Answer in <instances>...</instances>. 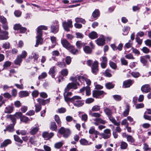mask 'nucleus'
Wrapping results in <instances>:
<instances>
[{
  "instance_id": "40",
  "label": "nucleus",
  "mask_w": 151,
  "mask_h": 151,
  "mask_svg": "<svg viewBox=\"0 0 151 151\" xmlns=\"http://www.w3.org/2000/svg\"><path fill=\"white\" fill-rule=\"evenodd\" d=\"M114 86V84H113L111 83L110 82L107 83L105 84L106 88L109 89L113 88Z\"/></svg>"
},
{
  "instance_id": "38",
  "label": "nucleus",
  "mask_w": 151,
  "mask_h": 151,
  "mask_svg": "<svg viewBox=\"0 0 151 151\" xmlns=\"http://www.w3.org/2000/svg\"><path fill=\"white\" fill-rule=\"evenodd\" d=\"M104 112L108 117L111 115L112 112L111 110L108 108H106L104 109Z\"/></svg>"
},
{
  "instance_id": "35",
  "label": "nucleus",
  "mask_w": 151,
  "mask_h": 151,
  "mask_svg": "<svg viewBox=\"0 0 151 151\" xmlns=\"http://www.w3.org/2000/svg\"><path fill=\"white\" fill-rule=\"evenodd\" d=\"M34 103L35 104V111L37 113L39 112L42 108L41 105L38 104H35V100L33 99Z\"/></svg>"
},
{
  "instance_id": "49",
  "label": "nucleus",
  "mask_w": 151,
  "mask_h": 151,
  "mask_svg": "<svg viewBox=\"0 0 151 151\" xmlns=\"http://www.w3.org/2000/svg\"><path fill=\"white\" fill-rule=\"evenodd\" d=\"M2 47L5 49H9L10 47V44L9 42H6L3 44Z\"/></svg>"
},
{
  "instance_id": "51",
  "label": "nucleus",
  "mask_w": 151,
  "mask_h": 151,
  "mask_svg": "<svg viewBox=\"0 0 151 151\" xmlns=\"http://www.w3.org/2000/svg\"><path fill=\"white\" fill-rule=\"evenodd\" d=\"M114 100L117 101H119L122 99V97L119 95H115L113 96Z\"/></svg>"
},
{
  "instance_id": "13",
  "label": "nucleus",
  "mask_w": 151,
  "mask_h": 151,
  "mask_svg": "<svg viewBox=\"0 0 151 151\" xmlns=\"http://www.w3.org/2000/svg\"><path fill=\"white\" fill-rule=\"evenodd\" d=\"M54 135V133L52 132L48 133L47 132H45L42 133V137L46 139H48L51 138Z\"/></svg>"
},
{
  "instance_id": "29",
  "label": "nucleus",
  "mask_w": 151,
  "mask_h": 151,
  "mask_svg": "<svg viewBox=\"0 0 151 151\" xmlns=\"http://www.w3.org/2000/svg\"><path fill=\"white\" fill-rule=\"evenodd\" d=\"M125 137L127 138V141L131 142H134L135 141L134 138L130 135L125 134Z\"/></svg>"
},
{
  "instance_id": "52",
  "label": "nucleus",
  "mask_w": 151,
  "mask_h": 151,
  "mask_svg": "<svg viewBox=\"0 0 151 151\" xmlns=\"http://www.w3.org/2000/svg\"><path fill=\"white\" fill-rule=\"evenodd\" d=\"M63 144L62 142H57L55 144V147L56 149H59L62 146Z\"/></svg>"
},
{
  "instance_id": "33",
  "label": "nucleus",
  "mask_w": 151,
  "mask_h": 151,
  "mask_svg": "<svg viewBox=\"0 0 151 151\" xmlns=\"http://www.w3.org/2000/svg\"><path fill=\"white\" fill-rule=\"evenodd\" d=\"M86 44L83 43L81 41H77L76 43V45L78 49H80L83 47H84Z\"/></svg>"
},
{
  "instance_id": "44",
  "label": "nucleus",
  "mask_w": 151,
  "mask_h": 151,
  "mask_svg": "<svg viewBox=\"0 0 151 151\" xmlns=\"http://www.w3.org/2000/svg\"><path fill=\"white\" fill-rule=\"evenodd\" d=\"M47 73L45 72H44L42 73L41 75L39 76L38 79L39 80H41L47 77Z\"/></svg>"
},
{
  "instance_id": "19",
  "label": "nucleus",
  "mask_w": 151,
  "mask_h": 151,
  "mask_svg": "<svg viewBox=\"0 0 151 151\" xmlns=\"http://www.w3.org/2000/svg\"><path fill=\"white\" fill-rule=\"evenodd\" d=\"M100 16V12L98 9H96L93 12L92 16L96 20Z\"/></svg>"
},
{
  "instance_id": "8",
  "label": "nucleus",
  "mask_w": 151,
  "mask_h": 151,
  "mask_svg": "<svg viewBox=\"0 0 151 151\" xmlns=\"http://www.w3.org/2000/svg\"><path fill=\"white\" fill-rule=\"evenodd\" d=\"M87 76L86 75L84 76H77L75 77L70 78V80L73 81H77L78 80L80 82H82L85 81Z\"/></svg>"
},
{
  "instance_id": "56",
  "label": "nucleus",
  "mask_w": 151,
  "mask_h": 151,
  "mask_svg": "<svg viewBox=\"0 0 151 151\" xmlns=\"http://www.w3.org/2000/svg\"><path fill=\"white\" fill-rule=\"evenodd\" d=\"M135 40L138 45H141L142 44V40L140 39L138 36L136 37Z\"/></svg>"
},
{
  "instance_id": "14",
  "label": "nucleus",
  "mask_w": 151,
  "mask_h": 151,
  "mask_svg": "<svg viewBox=\"0 0 151 151\" xmlns=\"http://www.w3.org/2000/svg\"><path fill=\"white\" fill-rule=\"evenodd\" d=\"M57 22H58V21ZM56 23V25H54L52 24L51 26V32L54 33H56L58 31L59 24H58V22Z\"/></svg>"
},
{
  "instance_id": "61",
  "label": "nucleus",
  "mask_w": 151,
  "mask_h": 151,
  "mask_svg": "<svg viewBox=\"0 0 151 151\" xmlns=\"http://www.w3.org/2000/svg\"><path fill=\"white\" fill-rule=\"evenodd\" d=\"M100 106L95 105L94 106L92 109V110L93 111H99L100 109Z\"/></svg>"
},
{
  "instance_id": "43",
  "label": "nucleus",
  "mask_w": 151,
  "mask_h": 151,
  "mask_svg": "<svg viewBox=\"0 0 151 151\" xmlns=\"http://www.w3.org/2000/svg\"><path fill=\"white\" fill-rule=\"evenodd\" d=\"M89 114L92 117H99L101 116V114L98 113H92L91 111H90L89 113Z\"/></svg>"
},
{
  "instance_id": "39",
  "label": "nucleus",
  "mask_w": 151,
  "mask_h": 151,
  "mask_svg": "<svg viewBox=\"0 0 151 151\" xmlns=\"http://www.w3.org/2000/svg\"><path fill=\"white\" fill-rule=\"evenodd\" d=\"M75 20L76 22L77 23H81L83 24H85L86 23V21L84 19L81 18H76L75 19Z\"/></svg>"
},
{
  "instance_id": "31",
  "label": "nucleus",
  "mask_w": 151,
  "mask_h": 151,
  "mask_svg": "<svg viewBox=\"0 0 151 151\" xmlns=\"http://www.w3.org/2000/svg\"><path fill=\"white\" fill-rule=\"evenodd\" d=\"M56 65L61 68L65 67L66 65L63 60L61 61H58L56 64Z\"/></svg>"
},
{
  "instance_id": "23",
  "label": "nucleus",
  "mask_w": 151,
  "mask_h": 151,
  "mask_svg": "<svg viewBox=\"0 0 151 151\" xmlns=\"http://www.w3.org/2000/svg\"><path fill=\"white\" fill-rule=\"evenodd\" d=\"M68 50L73 55H76L78 53L79 50L77 49H75L74 47L72 45Z\"/></svg>"
},
{
  "instance_id": "4",
  "label": "nucleus",
  "mask_w": 151,
  "mask_h": 151,
  "mask_svg": "<svg viewBox=\"0 0 151 151\" xmlns=\"http://www.w3.org/2000/svg\"><path fill=\"white\" fill-rule=\"evenodd\" d=\"M80 86V83L77 81H73V82L69 83L64 90L65 92L69 91L71 89H76L77 86Z\"/></svg>"
},
{
  "instance_id": "60",
  "label": "nucleus",
  "mask_w": 151,
  "mask_h": 151,
  "mask_svg": "<svg viewBox=\"0 0 151 151\" xmlns=\"http://www.w3.org/2000/svg\"><path fill=\"white\" fill-rule=\"evenodd\" d=\"M121 62L122 65H126L128 64V62L124 58H122L121 59Z\"/></svg>"
},
{
  "instance_id": "25",
  "label": "nucleus",
  "mask_w": 151,
  "mask_h": 151,
  "mask_svg": "<svg viewBox=\"0 0 151 151\" xmlns=\"http://www.w3.org/2000/svg\"><path fill=\"white\" fill-rule=\"evenodd\" d=\"M108 117L112 123H113L114 125L117 126L119 125L120 122H117L116 120L115 119V118L114 117H113L111 115L109 116Z\"/></svg>"
},
{
  "instance_id": "5",
  "label": "nucleus",
  "mask_w": 151,
  "mask_h": 151,
  "mask_svg": "<svg viewBox=\"0 0 151 151\" xmlns=\"http://www.w3.org/2000/svg\"><path fill=\"white\" fill-rule=\"evenodd\" d=\"M59 133L65 138H67L70 134V130L67 128H65L62 127L59 130Z\"/></svg>"
},
{
  "instance_id": "32",
  "label": "nucleus",
  "mask_w": 151,
  "mask_h": 151,
  "mask_svg": "<svg viewBox=\"0 0 151 151\" xmlns=\"http://www.w3.org/2000/svg\"><path fill=\"white\" fill-rule=\"evenodd\" d=\"M130 29V28L129 27L127 26H124V28L122 29L123 31L124 32V33H122V34L124 35H127Z\"/></svg>"
},
{
  "instance_id": "20",
  "label": "nucleus",
  "mask_w": 151,
  "mask_h": 151,
  "mask_svg": "<svg viewBox=\"0 0 151 151\" xmlns=\"http://www.w3.org/2000/svg\"><path fill=\"white\" fill-rule=\"evenodd\" d=\"M12 122V124L9 125L7 127H6L7 131L9 132H12L14 131V127L16 124V123L14 122Z\"/></svg>"
},
{
  "instance_id": "22",
  "label": "nucleus",
  "mask_w": 151,
  "mask_h": 151,
  "mask_svg": "<svg viewBox=\"0 0 151 151\" xmlns=\"http://www.w3.org/2000/svg\"><path fill=\"white\" fill-rule=\"evenodd\" d=\"M105 40L103 38H98L96 40L97 44L99 46H103L105 44Z\"/></svg>"
},
{
  "instance_id": "55",
  "label": "nucleus",
  "mask_w": 151,
  "mask_h": 151,
  "mask_svg": "<svg viewBox=\"0 0 151 151\" xmlns=\"http://www.w3.org/2000/svg\"><path fill=\"white\" fill-rule=\"evenodd\" d=\"M38 104L40 105H45V100L40 98H38L37 99Z\"/></svg>"
},
{
  "instance_id": "47",
  "label": "nucleus",
  "mask_w": 151,
  "mask_h": 151,
  "mask_svg": "<svg viewBox=\"0 0 151 151\" xmlns=\"http://www.w3.org/2000/svg\"><path fill=\"white\" fill-rule=\"evenodd\" d=\"M14 140L18 142H19L20 143H22L23 142L22 140L20 139V137L17 135H14Z\"/></svg>"
},
{
  "instance_id": "3",
  "label": "nucleus",
  "mask_w": 151,
  "mask_h": 151,
  "mask_svg": "<svg viewBox=\"0 0 151 151\" xmlns=\"http://www.w3.org/2000/svg\"><path fill=\"white\" fill-rule=\"evenodd\" d=\"M72 103L73 105L78 107L82 106L84 104V101L81 99V96H73L72 99Z\"/></svg>"
},
{
  "instance_id": "2",
  "label": "nucleus",
  "mask_w": 151,
  "mask_h": 151,
  "mask_svg": "<svg viewBox=\"0 0 151 151\" xmlns=\"http://www.w3.org/2000/svg\"><path fill=\"white\" fill-rule=\"evenodd\" d=\"M87 64L89 66L91 67L92 73L94 75H96L99 70L98 62L96 60L93 63L92 60H89L87 61Z\"/></svg>"
},
{
  "instance_id": "21",
  "label": "nucleus",
  "mask_w": 151,
  "mask_h": 151,
  "mask_svg": "<svg viewBox=\"0 0 151 151\" xmlns=\"http://www.w3.org/2000/svg\"><path fill=\"white\" fill-rule=\"evenodd\" d=\"M11 140L9 139L5 140L2 143H1L0 147L2 148L4 147H5L11 143Z\"/></svg>"
},
{
  "instance_id": "1",
  "label": "nucleus",
  "mask_w": 151,
  "mask_h": 151,
  "mask_svg": "<svg viewBox=\"0 0 151 151\" xmlns=\"http://www.w3.org/2000/svg\"><path fill=\"white\" fill-rule=\"evenodd\" d=\"M37 39L36 44L35 45V47H37L39 44H42L43 42V39L42 38V30H47V27L44 25H41L37 28Z\"/></svg>"
},
{
  "instance_id": "45",
  "label": "nucleus",
  "mask_w": 151,
  "mask_h": 151,
  "mask_svg": "<svg viewBox=\"0 0 151 151\" xmlns=\"http://www.w3.org/2000/svg\"><path fill=\"white\" fill-rule=\"evenodd\" d=\"M27 52L25 50H23L21 55H18V57H19L21 59H22L23 58H25L27 56Z\"/></svg>"
},
{
  "instance_id": "11",
  "label": "nucleus",
  "mask_w": 151,
  "mask_h": 151,
  "mask_svg": "<svg viewBox=\"0 0 151 151\" xmlns=\"http://www.w3.org/2000/svg\"><path fill=\"white\" fill-rule=\"evenodd\" d=\"M56 67L55 66H53L50 68L49 71V74L52 78H54L56 74V71L55 69Z\"/></svg>"
},
{
  "instance_id": "12",
  "label": "nucleus",
  "mask_w": 151,
  "mask_h": 151,
  "mask_svg": "<svg viewBox=\"0 0 151 151\" xmlns=\"http://www.w3.org/2000/svg\"><path fill=\"white\" fill-rule=\"evenodd\" d=\"M104 93L102 91H93V97L97 98L99 96L103 95Z\"/></svg>"
},
{
  "instance_id": "17",
  "label": "nucleus",
  "mask_w": 151,
  "mask_h": 151,
  "mask_svg": "<svg viewBox=\"0 0 151 151\" xmlns=\"http://www.w3.org/2000/svg\"><path fill=\"white\" fill-rule=\"evenodd\" d=\"M141 90L142 92L145 93H147L150 91L151 89L149 85L146 84L142 86Z\"/></svg>"
},
{
  "instance_id": "54",
  "label": "nucleus",
  "mask_w": 151,
  "mask_h": 151,
  "mask_svg": "<svg viewBox=\"0 0 151 151\" xmlns=\"http://www.w3.org/2000/svg\"><path fill=\"white\" fill-rule=\"evenodd\" d=\"M131 74L133 77L135 78L138 77L140 75V74L138 72L134 71L132 72Z\"/></svg>"
},
{
  "instance_id": "26",
  "label": "nucleus",
  "mask_w": 151,
  "mask_h": 151,
  "mask_svg": "<svg viewBox=\"0 0 151 151\" xmlns=\"http://www.w3.org/2000/svg\"><path fill=\"white\" fill-rule=\"evenodd\" d=\"M13 110V107L12 106H8L5 109L4 112L5 113H10Z\"/></svg>"
},
{
  "instance_id": "57",
  "label": "nucleus",
  "mask_w": 151,
  "mask_h": 151,
  "mask_svg": "<svg viewBox=\"0 0 151 151\" xmlns=\"http://www.w3.org/2000/svg\"><path fill=\"white\" fill-rule=\"evenodd\" d=\"M127 146V144L124 142H121V148L123 149H125Z\"/></svg>"
},
{
  "instance_id": "58",
  "label": "nucleus",
  "mask_w": 151,
  "mask_h": 151,
  "mask_svg": "<svg viewBox=\"0 0 151 151\" xmlns=\"http://www.w3.org/2000/svg\"><path fill=\"white\" fill-rule=\"evenodd\" d=\"M20 120L22 122H26L29 120L28 117L25 116H22Z\"/></svg>"
},
{
  "instance_id": "24",
  "label": "nucleus",
  "mask_w": 151,
  "mask_h": 151,
  "mask_svg": "<svg viewBox=\"0 0 151 151\" xmlns=\"http://www.w3.org/2000/svg\"><path fill=\"white\" fill-rule=\"evenodd\" d=\"M29 94V92L27 91H22L19 93V96L21 98L28 96Z\"/></svg>"
},
{
  "instance_id": "42",
  "label": "nucleus",
  "mask_w": 151,
  "mask_h": 151,
  "mask_svg": "<svg viewBox=\"0 0 151 151\" xmlns=\"http://www.w3.org/2000/svg\"><path fill=\"white\" fill-rule=\"evenodd\" d=\"M11 62L9 61H7L5 62L4 64L3 65V67L4 69H6L8 67L10 66L11 65Z\"/></svg>"
},
{
  "instance_id": "46",
  "label": "nucleus",
  "mask_w": 151,
  "mask_h": 151,
  "mask_svg": "<svg viewBox=\"0 0 151 151\" xmlns=\"http://www.w3.org/2000/svg\"><path fill=\"white\" fill-rule=\"evenodd\" d=\"M39 128L37 127H36L32 128L30 133L32 134L33 135L35 134L38 131Z\"/></svg>"
},
{
  "instance_id": "9",
  "label": "nucleus",
  "mask_w": 151,
  "mask_h": 151,
  "mask_svg": "<svg viewBox=\"0 0 151 151\" xmlns=\"http://www.w3.org/2000/svg\"><path fill=\"white\" fill-rule=\"evenodd\" d=\"M111 130L110 129H107L104 130L103 133L100 134L102 138L106 139L110 138L111 135Z\"/></svg>"
},
{
  "instance_id": "15",
  "label": "nucleus",
  "mask_w": 151,
  "mask_h": 151,
  "mask_svg": "<svg viewBox=\"0 0 151 151\" xmlns=\"http://www.w3.org/2000/svg\"><path fill=\"white\" fill-rule=\"evenodd\" d=\"M133 83V81L129 79L124 81L123 83L122 87L123 88H127L129 87Z\"/></svg>"
},
{
  "instance_id": "7",
  "label": "nucleus",
  "mask_w": 151,
  "mask_h": 151,
  "mask_svg": "<svg viewBox=\"0 0 151 151\" xmlns=\"http://www.w3.org/2000/svg\"><path fill=\"white\" fill-rule=\"evenodd\" d=\"M72 22L71 19L68 20L67 22L65 21L63 22L62 25L64 29L66 31H70L69 28L73 27Z\"/></svg>"
},
{
  "instance_id": "34",
  "label": "nucleus",
  "mask_w": 151,
  "mask_h": 151,
  "mask_svg": "<svg viewBox=\"0 0 151 151\" xmlns=\"http://www.w3.org/2000/svg\"><path fill=\"white\" fill-rule=\"evenodd\" d=\"M81 145H87L90 144L91 142L89 144L88 142L85 139H81L79 141Z\"/></svg>"
},
{
  "instance_id": "48",
  "label": "nucleus",
  "mask_w": 151,
  "mask_h": 151,
  "mask_svg": "<svg viewBox=\"0 0 151 151\" xmlns=\"http://www.w3.org/2000/svg\"><path fill=\"white\" fill-rule=\"evenodd\" d=\"M66 93V92H65L64 91V92L63 93V95L64 96V98L65 100V101L66 102H68L69 101H71L72 102V97L71 98H70L68 97V96H66L65 93Z\"/></svg>"
},
{
  "instance_id": "62",
  "label": "nucleus",
  "mask_w": 151,
  "mask_h": 151,
  "mask_svg": "<svg viewBox=\"0 0 151 151\" xmlns=\"http://www.w3.org/2000/svg\"><path fill=\"white\" fill-rule=\"evenodd\" d=\"M132 45V42H131V40H129L128 42L125 44V47L127 48H129L131 47Z\"/></svg>"
},
{
  "instance_id": "59",
  "label": "nucleus",
  "mask_w": 151,
  "mask_h": 151,
  "mask_svg": "<svg viewBox=\"0 0 151 151\" xmlns=\"http://www.w3.org/2000/svg\"><path fill=\"white\" fill-rule=\"evenodd\" d=\"M55 120L58 124L59 125L61 124V122L60 121V119L58 116L57 115H55Z\"/></svg>"
},
{
  "instance_id": "50",
  "label": "nucleus",
  "mask_w": 151,
  "mask_h": 151,
  "mask_svg": "<svg viewBox=\"0 0 151 151\" xmlns=\"http://www.w3.org/2000/svg\"><path fill=\"white\" fill-rule=\"evenodd\" d=\"M140 62L144 65H146L147 64V60L145 58V57H141Z\"/></svg>"
},
{
  "instance_id": "30",
  "label": "nucleus",
  "mask_w": 151,
  "mask_h": 151,
  "mask_svg": "<svg viewBox=\"0 0 151 151\" xmlns=\"http://www.w3.org/2000/svg\"><path fill=\"white\" fill-rule=\"evenodd\" d=\"M111 70L109 69H107L103 73V74L105 76L108 77H110L112 76L111 74Z\"/></svg>"
},
{
  "instance_id": "18",
  "label": "nucleus",
  "mask_w": 151,
  "mask_h": 151,
  "mask_svg": "<svg viewBox=\"0 0 151 151\" xmlns=\"http://www.w3.org/2000/svg\"><path fill=\"white\" fill-rule=\"evenodd\" d=\"M8 33L7 31H4L2 34L0 35V39L1 40H7L9 38L7 36Z\"/></svg>"
},
{
  "instance_id": "53",
  "label": "nucleus",
  "mask_w": 151,
  "mask_h": 151,
  "mask_svg": "<svg viewBox=\"0 0 151 151\" xmlns=\"http://www.w3.org/2000/svg\"><path fill=\"white\" fill-rule=\"evenodd\" d=\"M109 65L111 67L114 69H116L117 68V65L116 63L110 61L109 62Z\"/></svg>"
},
{
  "instance_id": "64",
  "label": "nucleus",
  "mask_w": 151,
  "mask_h": 151,
  "mask_svg": "<svg viewBox=\"0 0 151 151\" xmlns=\"http://www.w3.org/2000/svg\"><path fill=\"white\" fill-rule=\"evenodd\" d=\"M61 74L63 76H66L68 74V71L67 69H63L61 71Z\"/></svg>"
},
{
  "instance_id": "6",
  "label": "nucleus",
  "mask_w": 151,
  "mask_h": 151,
  "mask_svg": "<svg viewBox=\"0 0 151 151\" xmlns=\"http://www.w3.org/2000/svg\"><path fill=\"white\" fill-rule=\"evenodd\" d=\"M22 114L21 112L16 113L14 115H8L6 116V117L8 119H10L12 122H14L16 123V119L17 118L19 119L22 117Z\"/></svg>"
},
{
  "instance_id": "37",
  "label": "nucleus",
  "mask_w": 151,
  "mask_h": 151,
  "mask_svg": "<svg viewBox=\"0 0 151 151\" xmlns=\"http://www.w3.org/2000/svg\"><path fill=\"white\" fill-rule=\"evenodd\" d=\"M19 57L17 56V58L14 61V63L15 65H18L19 66L20 65V64L22 62V59Z\"/></svg>"
},
{
  "instance_id": "36",
  "label": "nucleus",
  "mask_w": 151,
  "mask_h": 151,
  "mask_svg": "<svg viewBox=\"0 0 151 151\" xmlns=\"http://www.w3.org/2000/svg\"><path fill=\"white\" fill-rule=\"evenodd\" d=\"M89 37L91 39H94L97 37V34L96 32L93 31L89 34Z\"/></svg>"
},
{
  "instance_id": "41",
  "label": "nucleus",
  "mask_w": 151,
  "mask_h": 151,
  "mask_svg": "<svg viewBox=\"0 0 151 151\" xmlns=\"http://www.w3.org/2000/svg\"><path fill=\"white\" fill-rule=\"evenodd\" d=\"M50 129L53 131H55L57 129V126L55 122H51L50 123Z\"/></svg>"
},
{
  "instance_id": "63",
  "label": "nucleus",
  "mask_w": 151,
  "mask_h": 151,
  "mask_svg": "<svg viewBox=\"0 0 151 151\" xmlns=\"http://www.w3.org/2000/svg\"><path fill=\"white\" fill-rule=\"evenodd\" d=\"M125 57L126 58L129 59H135L133 55L131 53L126 55L125 56Z\"/></svg>"
},
{
  "instance_id": "10",
  "label": "nucleus",
  "mask_w": 151,
  "mask_h": 151,
  "mask_svg": "<svg viewBox=\"0 0 151 151\" xmlns=\"http://www.w3.org/2000/svg\"><path fill=\"white\" fill-rule=\"evenodd\" d=\"M61 43L63 46L68 50L72 46L65 39H62Z\"/></svg>"
},
{
  "instance_id": "28",
  "label": "nucleus",
  "mask_w": 151,
  "mask_h": 151,
  "mask_svg": "<svg viewBox=\"0 0 151 151\" xmlns=\"http://www.w3.org/2000/svg\"><path fill=\"white\" fill-rule=\"evenodd\" d=\"M50 40L52 45L51 47H49V50L50 49V47H51V48H54L55 47L56 43V40L55 37L54 36H51L50 37Z\"/></svg>"
},
{
  "instance_id": "27",
  "label": "nucleus",
  "mask_w": 151,
  "mask_h": 151,
  "mask_svg": "<svg viewBox=\"0 0 151 151\" xmlns=\"http://www.w3.org/2000/svg\"><path fill=\"white\" fill-rule=\"evenodd\" d=\"M83 50L84 52L86 54H90L92 51V49L88 46H84L83 47Z\"/></svg>"
},
{
  "instance_id": "16",
  "label": "nucleus",
  "mask_w": 151,
  "mask_h": 151,
  "mask_svg": "<svg viewBox=\"0 0 151 151\" xmlns=\"http://www.w3.org/2000/svg\"><path fill=\"white\" fill-rule=\"evenodd\" d=\"M95 122L93 123V124L96 126H98L99 125V123L102 124H105L106 122L101 118H96L93 119Z\"/></svg>"
}]
</instances>
